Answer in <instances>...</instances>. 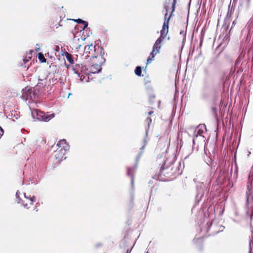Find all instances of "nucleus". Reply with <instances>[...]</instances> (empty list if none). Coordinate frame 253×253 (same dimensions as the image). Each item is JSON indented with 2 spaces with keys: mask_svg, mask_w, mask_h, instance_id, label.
<instances>
[{
  "mask_svg": "<svg viewBox=\"0 0 253 253\" xmlns=\"http://www.w3.org/2000/svg\"><path fill=\"white\" fill-rule=\"evenodd\" d=\"M174 158L170 160L169 159H163L162 155H159L157 157V162L160 166L159 171H157L154 175L152 176V178L159 181H166L169 178H175L181 174L184 168L181 166V162H179L175 168L171 167L174 163Z\"/></svg>",
  "mask_w": 253,
  "mask_h": 253,
  "instance_id": "obj_1",
  "label": "nucleus"
},
{
  "mask_svg": "<svg viewBox=\"0 0 253 253\" xmlns=\"http://www.w3.org/2000/svg\"><path fill=\"white\" fill-rule=\"evenodd\" d=\"M215 171L211 170L208 178L204 182H198L197 184V193L195 197L196 202H199L204 199V202L208 200L209 197V191L213 178L214 177Z\"/></svg>",
  "mask_w": 253,
  "mask_h": 253,
  "instance_id": "obj_2",
  "label": "nucleus"
},
{
  "mask_svg": "<svg viewBox=\"0 0 253 253\" xmlns=\"http://www.w3.org/2000/svg\"><path fill=\"white\" fill-rule=\"evenodd\" d=\"M71 68L74 73L80 78L81 82L86 83L89 82L88 69L85 66L82 64H76L74 66H72Z\"/></svg>",
  "mask_w": 253,
  "mask_h": 253,
  "instance_id": "obj_3",
  "label": "nucleus"
},
{
  "mask_svg": "<svg viewBox=\"0 0 253 253\" xmlns=\"http://www.w3.org/2000/svg\"><path fill=\"white\" fill-rule=\"evenodd\" d=\"M219 169V173L217 177L214 182H213L212 189L217 186H221L224 181H226L229 172L228 169H226L223 164H220L217 169Z\"/></svg>",
  "mask_w": 253,
  "mask_h": 253,
  "instance_id": "obj_4",
  "label": "nucleus"
},
{
  "mask_svg": "<svg viewBox=\"0 0 253 253\" xmlns=\"http://www.w3.org/2000/svg\"><path fill=\"white\" fill-rule=\"evenodd\" d=\"M100 52L99 56H100V59L99 62V64H94L88 70L89 75L88 78L91 76V74H98L101 72L102 67L101 66L105 63L106 59L104 58V56L106 55L105 53L104 49L102 47H98L97 48Z\"/></svg>",
  "mask_w": 253,
  "mask_h": 253,
  "instance_id": "obj_5",
  "label": "nucleus"
},
{
  "mask_svg": "<svg viewBox=\"0 0 253 253\" xmlns=\"http://www.w3.org/2000/svg\"><path fill=\"white\" fill-rule=\"evenodd\" d=\"M31 115L34 120L45 122L49 121L55 117L54 113L48 114V112L45 113L38 109L32 110Z\"/></svg>",
  "mask_w": 253,
  "mask_h": 253,
  "instance_id": "obj_6",
  "label": "nucleus"
},
{
  "mask_svg": "<svg viewBox=\"0 0 253 253\" xmlns=\"http://www.w3.org/2000/svg\"><path fill=\"white\" fill-rule=\"evenodd\" d=\"M140 158L141 157L140 156L137 155L135 159L134 165L133 167L127 168L126 174L128 176H129L131 178V185L132 189H133L134 187V173L137 169L138 162Z\"/></svg>",
  "mask_w": 253,
  "mask_h": 253,
  "instance_id": "obj_7",
  "label": "nucleus"
},
{
  "mask_svg": "<svg viewBox=\"0 0 253 253\" xmlns=\"http://www.w3.org/2000/svg\"><path fill=\"white\" fill-rule=\"evenodd\" d=\"M205 130L206 131V126L205 125L201 124L198 126L197 129H196L194 132L193 137L192 139L193 145L195 144V139L198 136H203V134L204 133Z\"/></svg>",
  "mask_w": 253,
  "mask_h": 253,
  "instance_id": "obj_8",
  "label": "nucleus"
},
{
  "mask_svg": "<svg viewBox=\"0 0 253 253\" xmlns=\"http://www.w3.org/2000/svg\"><path fill=\"white\" fill-rule=\"evenodd\" d=\"M98 47H100V46L96 47V46H93L92 45V43H91L90 44L87 45V46H85L84 49V53L83 55V56H84V58L85 59H87L88 57H90L89 55H88L92 54L91 52H92L93 50L94 52H96L97 51L98 52V53H100V52L98 50L97 48Z\"/></svg>",
  "mask_w": 253,
  "mask_h": 253,
  "instance_id": "obj_9",
  "label": "nucleus"
},
{
  "mask_svg": "<svg viewBox=\"0 0 253 253\" xmlns=\"http://www.w3.org/2000/svg\"><path fill=\"white\" fill-rule=\"evenodd\" d=\"M252 180L251 181L250 185L249 184L247 185V190L246 191V205H249L253 201V193L252 190Z\"/></svg>",
  "mask_w": 253,
  "mask_h": 253,
  "instance_id": "obj_10",
  "label": "nucleus"
},
{
  "mask_svg": "<svg viewBox=\"0 0 253 253\" xmlns=\"http://www.w3.org/2000/svg\"><path fill=\"white\" fill-rule=\"evenodd\" d=\"M22 98L27 101L28 100H31V94H32V88H28L27 87H25L22 90Z\"/></svg>",
  "mask_w": 253,
  "mask_h": 253,
  "instance_id": "obj_11",
  "label": "nucleus"
},
{
  "mask_svg": "<svg viewBox=\"0 0 253 253\" xmlns=\"http://www.w3.org/2000/svg\"><path fill=\"white\" fill-rule=\"evenodd\" d=\"M57 146L59 147H61V148L60 150L64 151V152H66L67 151H69L70 148V145L65 139L59 141L57 144Z\"/></svg>",
  "mask_w": 253,
  "mask_h": 253,
  "instance_id": "obj_12",
  "label": "nucleus"
},
{
  "mask_svg": "<svg viewBox=\"0 0 253 253\" xmlns=\"http://www.w3.org/2000/svg\"><path fill=\"white\" fill-rule=\"evenodd\" d=\"M168 13L166 12L164 15V22L163 23L162 29H163V30H167V32H169V20L173 16V14L170 13L169 16H168Z\"/></svg>",
  "mask_w": 253,
  "mask_h": 253,
  "instance_id": "obj_13",
  "label": "nucleus"
},
{
  "mask_svg": "<svg viewBox=\"0 0 253 253\" xmlns=\"http://www.w3.org/2000/svg\"><path fill=\"white\" fill-rule=\"evenodd\" d=\"M168 32L167 30H163L162 29L160 31V36L157 39L154 44L156 45H159L160 44L164 39L166 38Z\"/></svg>",
  "mask_w": 253,
  "mask_h": 253,
  "instance_id": "obj_14",
  "label": "nucleus"
},
{
  "mask_svg": "<svg viewBox=\"0 0 253 253\" xmlns=\"http://www.w3.org/2000/svg\"><path fill=\"white\" fill-rule=\"evenodd\" d=\"M65 153L64 151L57 150L54 154L55 158L56 159H58L60 161H63L66 159V157H65Z\"/></svg>",
  "mask_w": 253,
  "mask_h": 253,
  "instance_id": "obj_15",
  "label": "nucleus"
},
{
  "mask_svg": "<svg viewBox=\"0 0 253 253\" xmlns=\"http://www.w3.org/2000/svg\"><path fill=\"white\" fill-rule=\"evenodd\" d=\"M20 192L19 190H17L16 192L15 196H16V201L17 203H21L22 206H23L25 208L28 209L29 207H28L27 204H24L21 198L20 197Z\"/></svg>",
  "mask_w": 253,
  "mask_h": 253,
  "instance_id": "obj_16",
  "label": "nucleus"
},
{
  "mask_svg": "<svg viewBox=\"0 0 253 253\" xmlns=\"http://www.w3.org/2000/svg\"><path fill=\"white\" fill-rule=\"evenodd\" d=\"M32 88L31 100H35L38 98L39 89L34 87Z\"/></svg>",
  "mask_w": 253,
  "mask_h": 253,
  "instance_id": "obj_17",
  "label": "nucleus"
},
{
  "mask_svg": "<svg viewBox=\"0 0 253 253\" xmlns=\"http://www.w3.org/2000/svg\"><path fill=\"white\" fill-rule=\"evenodd\" d=\"M66 57L67 60L71 64H73L74 63V60L71 54L69 52L65 51L63 54Z\"/></svg>",
  "mask_w": 253,
  "mask_h": 253,
  "instance_id": "obj_18",
  "label": "nucleus"
},
{
  "mask_svg": "<svg viewBox=\"0 0 253 253\" xmlns=\"http://www.w3.org/2000/svg\"><path fill=\"white\" fill-rule=\"evenodd\" d=\"M46 78H45L44 80L39 79L38 83L36 85L35 87H36V88L39 89V87H41L42 86L43 87L44 86H46Z\"/></svg>",
  "mask_w": 253,
  "mask_h": 253,
  "instance_id": "obj_19",
  "label": "nucleus"
},
{
  "mask_svg": "<svg viewBox=\"0 0 253 253\" xmlns=\"http://www.w3.org/2000/svg\"><path fill=\"white\" fill-rule=\"evenodd\" d=\"M129 241V239L128 238L126 237V236L121 240V243L120 245V247L121 248H126L127 246V243Z\"/></svg>",
  "mask_w": 253,
  "mask_h": 253,
  "instance_id": "obj_20",
  "label": "nucleus"
},
{
  "mask_svg": "<svg viewBox=\"0 0 253 253\" xmlns=\"http://www.w3.org/2000/svg\"><path fill=\"white\" fill-rule=\"evenodd\" d=\"M244 55H242V53H240L239 55L237 60L235 61V68L238 69L239 68V66L241 63V61L242 60V59L244 58Z\"/></svg>",
  "mask_w": 253,
  "mask_h": 253,
  "instance_id": "obj_21",
  "label": "nucleus"
},
{
  "mask_svg": "<svg viewBox=\"0 0 253 253\" xmlns=\"http://www.w3.org/2000/svg\"><path fill=\"white\" fill-rule=\"evenodd\" d=\"M236 4V0H233L232 6L230 7L231 3L228 5V12H229L230 13H231V15L232 14L233 11H234L235 6Z\"/></svg>",
  "mask_w": 253,
  "mask_h": 253,
  "instance_id": "obj_22",
  "label": "nucleus"
},
{
  "mask_svg": "<svg viewBox=\"0 0 253 253\" xmlns=\"http://www.w3.org/2000/svg\"><path fill=\"white\" fill-rule=\"evenodd\" d=\"M211 111L214 119L216 120V122H218L219 119L218 118L217 108L215 107H212L211 108Z\"/></svg>",
  "mask_w": 253,
  "mask_h": 253,
  "instance_id": "obj_23",
  "label": "nucleus"
},
{
  "mask_svg": "<svg viewBox=\"0 0 253 253\" xmlns=\"http://www.w3.org/2000/svg\"><path fill=\"white\" fill-rule=\"evenodd\" d=\"M146 122H147L148 125H147V127L145 128V136L146 137L148 136V133L149 130L150 128V125L152 122V119H151L150 117H148L146 119Z\"/></svg>",
  "mask_w": 253,
  "mask_h": 253,
  "instance_id": "obj_24",
  "label": "nucleus"
},
{
  "mask_svg": "<svg viewBox=\"0 0 253 253\" xmlns=\"http://www.w3.org/2000/svg\"><path fill=\"white\" fill-rule=\"evenodd\" d=\"M135 74L138 77H141L142 75V68L140 66L136 67L134 70Z\"/></svg>",
  "mask_w": 253,
  "mask_h": 253,
  "instance_id": "obj_25",
  "label": "nucleus"
},
{
  "mask_svg": "<svg viewBox=\"0 0 253 253\" xmlns=\"http://www.w3.org/2000/svg\"><path fill=\"white\" fill-rule=\"evenodd\" d=\"M38 57L41 63H45L46 59L44 58L43 54L42 52H39L38 54Z\"/></svg>",
  "mask_w": 253,
  "mask_h": 253,
  "instance_id": "obj_26",
  "label": "nucleus"
},
{
  "mask_svg": "<svg viewBox=\"0 0 253 253\" xmlns=\"http://www.w3.org/2000/svg\"><path fill=\"white\" fill-rule=\"evenodd\" d=\"M186 29H187V26H186V30H181L180 31L179 34L183 36V39H182V42L184 43V41L186 40Z\"/></svg>",
  "mask_w": 253,
  "mask_h": 253,
  "instance_id": "obj_27",
  "label": "nucleus"
},
{
  "mask_svg": "<svg viewBox=\"0 0 253 253\" xmlns=\"http://www.w3.org/2000/svg\"><path fill=\"white\" fill-rule=\"evenodd\" d=\"M210 92H207L206 90H204V91L202 93V97L203 99L207 100L209 99V98L210 96Z\"/></svg>",
  "mask_w": 253,
  "mask_h": 253,
  "instance_id": "obj_28",
  "label": "nucleus"
},
{
  "mask_svg": "<svg viewBox=\"0 0 253 253\" xmlns=\"http://www.w3.org/2000/svg\"><path fill=\"white\" fill-rule=\"evenodd\" d=\"M205 162L209 166H212L215 164V163L210 157H207V159H205Z\"/></svg>",
  "mask_w": 253,
  "mask_h": 253,
  "instance_id": "obj_29",
  "label": "nucleus"
},
{
  "mask_svg": "<svg viewBox=\"0 0 253 253\" xmlns=\"http://www.w3.org/2000/svg\"><path fill=\"white\" fill-rule=\"evenodd\" d=\"M130 201H129L130 204L131 205H133V201H134V193L133 189H132L130 192Z\"/></svg>",
  "mask_w": 253,
  "mask_h": 253,
  "instance_id": "obj_30",
  "label": "nucleus"
},
{
  "mask_svg": "<svg viewBox=\"0 0 253 253\" xmlns=\"http://www.w3.org/2000/svg\"><path fill=\"white\" fill-rule=\"evenodd\" d=\"M160 48L161 45H156L154 44L153 46V52H155V50H156V53H159L160 52Z\"/></svg>",
  "mask_w": 253,
  "mask_h": 253,
  "instance_id": "obj_31",
  "label": "nucleus"
},
{
  "mask_svg": "<svg viewBox=\"0 0 253 253\" xmlns=\"http://www.w3.org/2000/svg\"><path fill=\"white\" fill-rule=\"evenodd\" d=\"M81 24L84 25V27H83V28L82 29L83 31H84L85 29L87 28V27H88V23L87 21L83 20Z\"/></svg>",
  "mask_w": 253,
  "mask_h": 253,
  "instance_id": "obj_32",
  "label": "nucleus"
},
{
  "mask_svg": "<svg viewBox=\"0 0 253 253\" xmlns=\"http://www.w3.org/2000/svg\"><path fill=\"white\" fill-rule=\"evenodd\" d=\"M95 54L93 55H92L89 57L90 60H92L94 58H99L100 59V56H99V53L97 51L96 52H94Z\"/></svg>",
  "mask_w": 253,
  "mask_h": 253,
  "instance_id": "obj_33",
  "label": "nucleus"
},
{
  "mask_svg": "<svg viewBox=\"0 0 253 253\" xmlns=\"http://www.w3.org/2000/svg\"><path fill=\"white\" fill-rule=\"evenodd\" d=\"M147 136L146 137L145 135L144 136V138H143V146L140 148V150H144L146 144H147Z\"/></svg>",
  "mask_w": 253,
  "mask_h": 253,
  "instance_id": "obj_34",
  "label": "nucleus"
},
{
  "mask_svg": "<svg viewBox=\"0 0 253 253\" xmlns=\"http://www.w3.org/2000/svg\"><path fill=\"white\" fill-rule=\"evenodd\" d=\"M177 2L176 1H172L171 3V11L170 13L173 14V13L174 12L175 9V5Z\"/></svg>",
  "mask_w": 253,
  "mask_h": 253,
  "instance_id": "obj_35",
  "label": "nucleus"
},
{
  "mask_svg": "<svg viewBox=\"0 0 253 253\" xmlns=\"http://www.w3.org/2000/svg\"><path fill=\"white\" fill-rule=\"evenodd\" d=\"M253 248V241L250 240L249 242V253H252V249Z\"/></svg>",
  "mask_w": 253,
  "mask_h": 253,
  "instance_id": "obj_36",
  "label": "nucleus"
},
{
  "mask_svg": "<svg viewBox=\"0 0 253 253\" xmlns=\"http://www.w3.org/2000/svg\"><path fill=\"white\" fill-rule=\"evenodd\" d=\"M29 200L31 201L30 204L33 205V203L34 202L36 201V197L34 196H33L32 197H31V196H29Z\"/></svg>",
  "mask_w": 253,
  "mask_h": 253,
  "instance_id": "obj_37",
  "label": "nucleus"
},
{
  "mask_svg": "<svg viewBox=\"0 0 253 253\" xmlns=\"http://www.w3.org/2000/svg\"><path fill=\"white\" fill-rule=\"evenodd\" d=\"M74 22L77 23H79V24H81L82 21H83V19H81V18H78V19H72Z\"/></svg>",
  "mask_w": 253,
  "mask_h": 253,
  "instance_id": "obj_38",
  "label": "nucleus"
},
{
  "mask_svg": "<svg viewBox=\"0 0 253 253\" xmlns=\"http://www.w3.org/2000/svg\"><path fill=\"white\" fill-rule=\"evenodd\" d=\"M102 246H103V244L100 242H99V243L95 244L94 245V247L95 248L97 249L100 247H101Z\"/></svg>",
  "mask_w": 253,
  "mask_h": 253,
  "instance_id": "obj_39",
  "label": "nucleus"
},
{
  "mask_svg": "<svg viewBox=\"0 0 253 253\" xmlns=\"http://www.w3.org/2000/svg\"><path fill=\"white\" fill-rule=\"evenodd\" d=\"M164 8L166 10V12L168 13L169 11V6L167 5V2L164 3Z\"/></svg>",
  "mask_w": 253,
  "mask_h": 253,
  "instance_id": "obj_40",
  "label": "nucleus"
},
{
  "mask_svg": "<svg viewBox=\"0 0 253 253\" xmlns=\"http://www.w3.org/2000/svg\"><path fill=\"white\" fill-rule=\"evenodd\" d=\"M157 189V184L156 183V184H155L154 185H153L151 187V193H152L153 192V189H154L155 191Z\"/></svg>",
  "mask_w": 253,
  "mask_h": 253,
  "instance_id": "obj_41",
  "label": "nucleus"
},
{
  "mask_svg": "<svg viewBox=\"0 0 253 253\" xmlns=\"http://www.w3.org/2000/svg\"><path fill=\"white\" fill-rule=\"evenodd\" d=\"M30 59H31V57L26 56L25 57H24L23 58V60L24 63L25 64V63H27Z\"/></svg>",
  "mask_w": 253,
  "mask_h": 253,
  "instance_id": "obj_42",
  "label": "nucleus"
},
{
  "mask_svg": "<svg viewBox=\"0 0 253 253\" xmlns=\"http://www.w3.org/2000/svg\"><path fill=\"white\" fill-rule=\"evenodd\" d=\"M3 133H4V130H3V128L0 126V138L3 135Z\"/></svg>",
  "mask_w": 253,
  "mask_h": 253,
  "instance_id": "obj_43",
  "label": "nucleus"
},
{
  "mask_svg": "<svg viewBox=\"0 0 253 253\" xmlns=\"http://www.w3.org/2000/svg\"><path fill=\"white\" fill-rule=\"evenodd\" d=\"M224 39L225 41H229V39H230L229 35L228 34H226V35H225V36H224Z\"/></svg>",
  "mask_w": 253,
  "mask_h": 253,
  "instance_id": "obj_44",
  "label": "nucleus"
},
{
  "mask_svg": "<svg viewBox=\"0 0 253 253\" xmlns=\"http://www.w3.org/2000/svg\"><path fill=\"white\" fill-rule=\"evenodd\" d=\"M202 240V239L200 238H194L193 241L194 243H197L198 242V241H201Z\"/></svg>",
  "mask_w": 253,
  "mask_h": 253,
  "instance_id": "obj_45",
  "label": "nucleus"
},
{
  "mask_svg": "<svg viewBox=\"0 0 253 253\" xmlns=\"http://www.w3.org/2000/svg\"><path fill=\"white\" fill-rule=\"evenodd\" d=\"M157 53L153 52V50H152V52L150 53V55L152 56V58H154Z\"/></svg>",
  "mask_w": 253,
  "mask_h": 253,
  "instance_id": "obj_46",
  "label": "nucleus"
},
{
  "mask_svg": "<svg viewBox=\"0 0 253 253\" xmlns=\"http://www.w3.org/2000/svg\"><path fill=\"white\" fill-rule=\"evenodd\" d=\"M40 45L39 44H38V43H37L35 50L36 51H40L41 50V48H40Z\"/></svg>",
  "mask_w": 253,
  "mask_h": 253,
  "instance_id": "obj_47",
  "label": "nucleus"
},
{
  "mask_svg": "<svg viewBox=\"0 0 253 253\" xmlns=\"http://www.w3.org/2000/svg\"><path fill=\"white\" fill-rule=\"evenodd\" d=\"M57 80L56 79H55L54 77L52 78L51 79H49V82L50 83H54Z\"/></svg>",
  "mask_w": 253,
  "mask_h": 253,
  "instance_id": "obj_48",
  "label": "nucleus"
},
{
  "mask_svg": "<svg viewBox=\"0 0 253 253\" xmlns=\"http://www.w3.org/2000/svg\"><path fill=\"white\" fill-rule=\"evenodd\" d=\"M134 244H133V245L132 246V247L130 249H127L126 250V253H130L132 248L134 247Z\"/></svg>",
  "mask_w": 253,
  "mask_h": 253,
  "instance_id": "obj_49",
  "label": "nucleus"
},
{
  "mask_svg": "<svg viewBox=\"0 0 253 253\" xmlns=\"http://www.w3.org/2000/svg\"><path fill=\"white\" fill-rule=\"evenodd\" d=\"M154 58H150V57H149L147 59V64H149V63L151 62V61H152V59H153Z\"/></svg>",
  "mask_w": 253,
  "mask_h": 253,
  "instance_id": "obj_50",
  "label": "nucleus"
},
{
  "mask_svg": "<svg viewBox=\"0 0 253 253\" xmlns=\"http://www.w3.org/2000/svg\"><path fill=\"white\" fill-rule=\"evenodd\" d=\"M232 15L231 14V13H230L229 12H227V13L226 14V18L227 19V18H230L231 17Z\"/></svg>",
  "mask_w": 253,
  "mask_h": 253,
  "instance_id": "obj_51",
  "label": "nucleus"
},
{
  "mask_svg": "<svg viewBox=\"0 0 253 253\" xmlns=\"http://www.w3.org/2000/svg\"><path fill=\"white\" fill-rule=\"evenodd\" d=\"M143 153V150H140V151L139 152V153H138V156H140V157H141L142 154Z\"/></svg>",
  "mask_w": 253,
  "mask_h": 253,
  "instance_id": "obj_52",
  "label": "nucleus"
},
{
  "mask_svg": "<svg viewBox=\"0 0 253 253\" xmlns=\"http://www.w3.org/2000/svg\"><path fill=\"white\" fill-rule=\"evenodd\" d=\"M155 97V95H154V94H152L151 95H150V99H154Z\"/></svg>",
  "mask_w": 253,
  "mask_h": 253,
  "instance_id": "obj_53",
  "label": "nucleus"
},
{
  "mask_svg": "<svg viewBox=\"0 0 253 253\" xmlns=\"http://www.w3.org/2000/svg\"><path fill=\"white\" fill-rule=\"evenodd\" d=\"M24 197L27 199H29V196H27L26 195V194L25 193H24Z\"/></svg>",
  "mask_w": 253,
  "mask_h": 253,
  "instance_id": "obj_54",
  "label": "nucleus"
},
{
  "mask_svg": "<svg viewBox=\"0 0 253 253\" xmlns=\"http://www.w3.org/2000/svg\"><path fill=\"white\" fill-rule=\"evenodd\" d=\"M153 183V180H150L149 181V182H148V184H149V186L150 187L151 186V185Z\"/></svg>",
  "mask_w": 253,
  "mask_h": 253,
  "instance_id": "obj_55",
  "label": "nucleus"
},
{
  "mask_svg": "<svg viewBox=\"0 0 253 253\" xmlns=\"http://www.w3.org/2000/svg\"><path fill=\"white\" fill-rule=\"evenodd\" d=\"M236 24V22H235V21H233V22H232V25H235ZM232 27L233 26H232L230 30V31L231 30V29H232Z\"/></svg>",
  "mask_w": 253,
  "mask_h": 253,
  "instance_id": "obj_56",
  "label": "nucleus"
},
{
  "mask_svg": "<svg viewBox=\"0 0 253 253\" xmlns=\"http://www.w3.org/2000/svg\"><path fill=\"white\" fill-rule=\"evenodd\" d=\"M207 224L208 227H211V226L212 223H210V222H209V223L207 222Z\"/></svg>",
  "mask_w": 253,
  "mask_h": 253,
  "instance_id": "obj_57",
  "label": "nucleus"
},
{
  "mask_svg": "<svg viewBox=\"0 0 253 253\" xmlns=\"http://www.w3.org/2000/svg\"><path fill=\"white\" fill-rule=\"evenodd\" d=\"M202 42H203V40H201V41H200V46H201L202 44Z\"/></svg>",
  "mask_w": 253,
  "mask_h": 253,
  "instance_id": "obj_58",
  "label": "nucleus"
},
{
  "mask_svg": "<svg viewBox=\"0 0 253 253\" xmlns=\"http://www.w3.org/2000/svg\"><path fill=\"white\" fill-rule=\"evenodd\" d=\"M189 154H188V155H186V156L185 157L184 159H187V158L189 157Z\"/></svg>",
  "mask_w": 253,
  "mask_h": 253,
  "instance_id": "obj_59",
  "label": "nucleus"
},
{
  "mask_svg": "<svg viewBox=\"0 0 253 253\" xmlns=\"http://www.w3.org/2000/svg\"><path fill=\"white\" fill-rule=\"evenodd\" d=\"M152 113H153V111H150V112H148V114L149 115H151Z\"/></svg>",
  "mask_w": 253,
  "mask_h": 253,
  "instance_id": "obj_60",
  "label": "nucleus"
},
{
  "mask_svg": "<svg viewBox=\"0 0 253 253\" xmlns=\"http://www.w3.org/2000/svg\"><path fill=\"white\" fill-rule=\"evenodd\" d=\"M33 50H31L30 51V54H32V53H33Z\"/></svg>",
  "mask_w": 253,
  "mask_h": 253,
  "instance_id": "obj_61",
  "label": "nucleus"
},
{
  "mask_svg": "<svg viewBox=\"0 0 253 253\" xmlns=\"http://www.w3.org/2000/svg\"><path fill=\"white\" fill-rule=\"evenodd\" d=\"M81 46V45H79L77 48H80Z\"/></svg>",
  "mask_w": 253,
  "mask_h": 253,
  "instance_id": "obj_62",
  "label": "nucleus"
},
{
  "mask_svg": "<svg viewBox=\"0 0 253 253\" xmlns=\"http://www.w3.org/2000/svg\"><path fill=\"white\" fill-rule=\"evenodd\" d=\"M221 227H222V229L221 231H222V230L225 228V227L224 226H221Z\"/></svg>",
  "mask_w": 253,
  "mask_h": 253,
  "instance_id": "obj_63",
  "label": "nucleus"
},
{
  "mask_svg": "<svg viewBox=\"0 0 253 253\" xmlns=\"http://www.w3.org/2000/svg\"><path fill=\"white\" fill-rule=\"evenodd\" d=\"M190 4H191V2H190H190H189V4H188V7H190Z\"/></svg>",
  "mask_w": 253,
  "mask_h": 253,
  "instance_id": "obj_64",
  "label": "nucleus"
}]
</instances>
